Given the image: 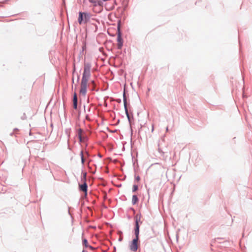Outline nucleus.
<instances>
[{"label": "nucleus", "mask_w": 252, "mask_h": 252, "mask_svg": "<svg viewBox=\"0 0 252 252\" xmlns=\"http://www.w3.org/2000/svg\"><path fill=\"white\" fill-rule=\"evenodd\" d=\"M73 107L74 109H77V97L76 94H74L73 95Z\"/></svg>", "instance_id": "7"}, {"label": "nucleus", "mask_w": 252, "mask_h": 252, "mask_svg": "<svg viewBox=\"0 0 252 252\" xmlns=\"http://www.w3.org/2000/svg\"><path fill=\"white\" fill-rule=\"evenodd\" d=\"M88 15L85 13L79 12L78 17V22L81 24L83 22H85L87 20Z\"/></svg>", "instance_id": "4"}, {"label": "nucleus", "mask_w": 252, "mask_h": 252, "mask_svg": "<svg viewBox=\"0 0 252 252\" xmlns=\"http://www.w3.org/2000/svg\"><path fill=\"white\" fill-rule=\"evenodd\" d=\"M87 83L85 81H81L80 93L82 95H85L87 92Z\"/></svg>", "instance_id": "5"}, {"label": "nucleus", "mask_w": 252, "mask_h": 252, "mask_svg": "<svg viewBox=\"0 0 252 252\" xmlns=\"http://www.w3.org/2000/svg\"><path fill=\"white\" fill-rule=\"evenodd\" d=\"M110 14H109L108 15V18H110Z\"/></svg>", "instance_id": "16"}, {"label": "nucleus", "mask_w": 252, "mask_h": 252, "mask_svg": "<svg viewBox=\"0 0 252 252\" xmlns=\"http://www.w3.org/2000/svg\"><path fill=\"white\" fill-rule=\"evenodd\" d=\"M82 130L81 129H80L78 130V137H79L80 142H83L84 140L83 139L82 136Z\"/></svg>", "instance_id": "9"}, {"label": "nucleus", "mask_w": 252, "mask_h": 252, "mask_svg": "<svg viewBox=\"0 0 252 252\" xmlns=\"http://www.w3.org/2000/svg\"><path fill=\"white\" fill-rule=\"evenodd\" d=\"M118 23L117 26V32L118 34L117 41L118 42V48H121L123 45L122 39L121 38V32H120V20H118Z\"/></svg>", "instance_id": "2"}, {"label": "nucleus", "mask_w": 252, "mask_h": 252, "mask_svg": "<svg viewBox=\"0 0 252 252\" xmlns=\"http://www.w3.org/2000/svg\"><path fill=\"white\" fill-rule=\"evenodd\" d=\"M138 201L137 196L135 195H133L132 198V203L133 204H136Z\"/></svg>", "instance_id": "8"}, {"label": "nucleus", "mask_w": 252, "mask_h": 252, "mask_svg": "<svg viewBox=\"0 0 252 252\" xmlns=\"http://www.w3.org/2000/svg\"><path fill=\"white\" fill-rule=\"evenodd\" d=\"M87 185L85 182L83 184L79 185L80 189L86 193L87 192Z\"/></svg>", "instance_id": "6"}, {"label": "nucleus", "mask_w": 252, "mask_h": 252, "mask_svg": "<svg viewBox=\"0 0 252 252\" xmlns=\"http://www.w3.org/2000/svg\"><path fill=\"white\" fill-rule=\"evenodd\" d=\"M90 75V66L89 65H85L82 81H85L88 82V79Z\"/></svg>", "instance_id": "3"}, {"label": "nucleus", "mask_w": 252, "mask_h": 252, "mask_svg": "<svg viewBox=\"0 0 252 252\" xmlns=\"http://www.w3.org/2000/svg\"><path fill=\"white\" fill-rule=\"evenodd\" d=\"M116 131V130H111V132H115Z\"/></svg>", "instance_id": "15"}, {"label": "nucleus", "mask_w": 252, "mask_h": 252, "mask_svg": "<svg viewBox=\"0 0 252 252\" xmlns=\"http://www.w3.org/2000/svg\"><path fill=\"white\" fill-rule=\"evenodd\" d=\"M126 115H127V117L129 118V116H128V113H127V111L126 110Z\"/></svg>", "instance_id": "14"}, {"label": "nucleus", "mask_w": 252, "mask_h": 252, "mask_svg": "<svg viewBox=\"0 0 252 252\" xmlns=\"http://www.w3.org/2000/svg\"><path fill=\"white\" fill-rule=\"evenodd\" d=\"M83 243H84V244H85V245L86 246V245H87V240L84 239V240H83Z\"/></svg>", "instance_id": "13"}, {"label": "nucleus", "mask_w": 252, "mask_h": 252, "mask_svg": "<svg viewBox=\"0 0 252 252\" xmlns=\"http://www.w3.org/2000/svg\"><path fill=\"white\" fill-rule=\"evenodd\" d=\"M138 189V186L137 185H134L132 188V191L133 192L136 191Z\"/></svg>", "instance_id": "10"}, {"label": "nucleus", "mask_w": 252, "mask_h": 252, "mask_svg": "<svg viewBox=\"0 0 252 252\" xmlns=\"http://www.w3.org/2000/svg\"><path fill=\"white\" fill-rule=\"evenodd\" d=\"M69 129H66L65 130V132H66V136H67V137L68 138L69 137V135H70V133H69Z\"/></svg>", "instance_id": "11"}, {"label": "nucleus", "mask_w": 252, "mask_h": 252, "mask_svg": "<svg viewBox=\"0 0 252 252\" xmlns=\"http://www.w3.org/2000/svg\"><path fill=\"white\" fill-rule=\"evenodd\" d=\"M136 224H135V238H134L131 244L129 246V248L130 250L133 252H136L138 249V235L139 233V226L138 224V220L137 218L136 219Z\"/></svg>", "instance_id": "1"}, {"label": "nucleus", "mask_w": 252, "mask_h": 252, "mask_svg": "<svg viewBox=\"0 0 252 252\" xmlns=\"http://www.w3.org/2000/svg\"><path fill=\"white\" fill-rule=\"evenodd\" d=\"M81 161H82V164H84V157H83V153L82 152L81 153Z\"/></svg>", "instance_id": "12"}]
</instances>
